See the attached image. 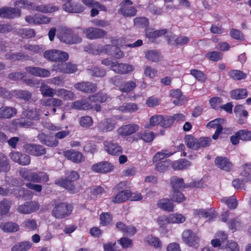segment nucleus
<instances>
[{"mask_svg": "<svg viewBox=\"0 0 251 251\" xmlns=\"http://www.w3.org/2000/svg\"><path fill=\"white\" fill-rule=\"evenodd\" d=\"M59 40L69 45L76 44L82 42V38L75 34L74 31L67 27H60L57 34Z\"/></svg>", "mask_w": 251, "mask_h": 251, "instance_id": "obj_1", "label": "nucleus"}, {"mask_svg": "<svg viewBox=\"0 0 251 251\" xmlns=\"http://www.w3.org/2000/svg\"><path fill=\"white\" fill-rule=\"evenodd\" d=\"M73 210V206L67 202L55 204L51 211V215L56 219H63L70 215Z\"/></svg>", "mask_w": 251, "mask_h": 251, "instance_id": "obj_2", "label": "nucleus"}, {"mask_svg": "<svg viewBox=\"0 0 251 251\" xmlns=\"http://www.w3.org/2000/svg\"><path fill=\"white\" fill-rule=\"evenodd\" d=\"M76 28L82 29V32L86 34V37L90 40L102 38L107 35L106 31L97 27H89L82 28L81 27H77Z\"/></svg>", "mask_w": 251, "mask_h": 251, "instance_id": "obj_3", "label": "nucleus"}, {"mask_svg": "<svg viewBox=\"0 0 251 251\" xmlns=\"http://www.w3.org/2000/svg\"><path fill=\"white\" fill-rule=\"evenodd\" d=\"M22 11L16 7L4 6L0 8V17L7 19H14L20 18Z\"/></svg>", "mask_w": 251, "mask_h": 251, "instance_id": "obj_4", "label": "nucleus"}, {"mask_svg": "<svg viewBox=\"0 0 251 251\" xmlns=\"http://www.w3.org/2000/svg\"><path fill=\"white\" fill-rule=\"evenodd\" d=\"M23 148L25 152L34 156H41L46 153V149L40 145L26 144Z\"/></svg>", "mask_w": 251, "mask_h": 251, "instance_id": "obj_5", "label": "nucleus"}, {"mask_svg": "<svg viewBox=\"0 0 251 251\" xmlns=\"http://www.w3.org/2000/svg\"><path fill=\"white\" fill-rule=\"evenodd\" d=\"M39 208V204L36 201H26L24 204L19 205L17 211L21 214H27L37 211Z\"/></svg>", "mask_w": 251, "mask_h": 251, "instance_id": "obj_6", "label": "nucleus"}, {"mask_svg": "<svg viewBox=\"0 0 251 251\" xmlns=\"http://www.w3.org/2000/svg\"><path fill=\"white\" fill-rule=\"evenodd\" d=\"M182 236L186 244L195 248L198 247L199 238L192 231L189 229L184 231Z\"/></svg>", "mask_w": 251, "mask_h": 251, "instance_id": "obj_7", "label": "nucleus"}, {"mask_svg": "<svg viewBox=\"0 0 251 251\" xmlns=\"http://www.w3.org/2000/svg\"><path fill=\"white\" fill-rule=\"evenodd\" d=\"M37 137L41 143L49 147H56L58 144V140L51 135L42 133L39 134Z\"/></svg>", "mask_w": 251, "mask_h": 251, "instance_id": "obj_8", "label": "nucleus"}, {"mask_svg": "<svg viewBox=\"0 0 251 251\" xmlns=\"http://www.w3.org/2000/svg\"><path fill=\"white\" fill-rule=\"evenodd\" d=\"M113 166L109 162L104 161L99 162L92 166L91 169L98 173H107L113 169Z\"/></svg>", "mask_w": 251, "mask_h": 251, "instance_id": "obj_9", "label": "nucleus"}, {"mask_svg": "<svg viewBox=\"0 0 251 251\" xmlns=\"http://www.w3.org/2000/svg\"><path fill=\"white\" fill-rule=\"evenodd\" d=\"M116 122L111 118H106L102 120L99 124L98 128L99 131L107 132L113 130L115 127Z\"/></svg>", "mask_w": 251, "mask_h": 251, "instance_id": "obj_10", "label": "nucleus"}, {"mask_svg": "<svg viewBox=\"0 0 251 251\" xmlns=\"http://www.w3.org/2000/svg\"><path fill=\"white\" fill-rule=\"evenodd\" d=\"M74 87L78 90L84 93H91L97 90V85L90 82H81L76 83Z\"/></svg>", "mask_w": 251, "mask_h": 251, "instance_id": "obj_11", "label": "nucleus"}, {"mask_svg": "<svg viewBox=\"0 0 251 251\" xmlns=\"http://www.w3.org/2000/svg\"><path fill=\"white\" fill-rule=\"evenodd\" d=\"M139 126L136 124H129L123 126L117 130L118 133L122 136L130 135L139 130Z\"/></svg>", "mask_w": 251, "mask_h": 251, "instance_id": "obj_12", "label": "nucleus"}, {"mask_svg": "<svg viewBox=\"0 0 251 251\" xmlns=\"http://www.w3.org/2000/svg\"><path fill=\"white\" fill-rule=\"evenodd\" d=\"M105 150L109 154L112 155H118L122 153V148L117 143L112 141H107L104 144Z\"/></svg>", "mask_w": 251, "mask_h": 251, "instance_id": "obj_13", "label": "nucleus"}, {"mask_svg": "<svg viewBox=\"0 0 251 251\" xmlns=\"http://www.w3.org/2000/svg\"><path fill=\"white\" fill-rule=\"evenodd\" d=\"M111 70L118 74H126L132 72L134 70V67L128 64L115 63L112 66Z\"/></svg>", "mask_w": 251, "mask_h": 251, "instance_id": "obj_14", "label": "nucleus"}, {"mask_svg": "<svg viewBox=\"0 0 251 251\" xmlns=\"http://www.w3.org/2000/svg\"><path fill=\"white\" fill-rule=\"evenodd\" d=\"M25 70L31 75L40 77H48L50 75L49 70L37 67H26Z\"/></svg>", "mask_w": 251, "mask_h": 251, "instance_id": "obj_15", "label": "nucleus"}, {"mask_svg": "<svg viewBox=\"0 0 251 251\" xmlns=\"http://www.w3.org/2000/svg\"><path fill=\"white\" fill-rule=\"evenodd\" d=\"M17 113V109L11 106H3L0 108V119H10Z\"/></svg>", "mask_w": 251, "mask_h": 251, "instance_id": "obj_16", "label": "nucleus"}, {"mask_svg": "<svg viewBox=\"0 0 251 251\" xmlns=\"http://www.w3.org/2000/svg\"><path fill=\"white\" fill-rule=\"evenodd\" d=\"M64 10L69 13H81L84 10V7L80 3H65L62 5Z\"/></svg>", "mask_w": 251, "mask_h": 251, "instance_id": "obj_17", "label": "nucleus"}, {"mask_svg": "<svg viewBox=\"0 0 251 251\" xmlns=\"http://www.w3.org/2000/svg\"><path fill=\"white\" fill-rule=\"evenodd\" d=\"M57 70L61 73L69 74L76 72L77 68L75 64L68 62L58 65Z\"/></svg>", "mask_w": 251, "mask_h": 251, "instance_id": "obj_18", "label": "nucleus"}, {"mask_svg": "<svg viewBox=\"0 0 251 251\" xmlns=\"http://www.w3.org/2000/svg\"><path fill=\"white\" fill-rule=\"evenodd\" d=\"M215 163L218 168L226 171H229L232 166L227 158L222 156L217 157Z\"/></svg>", "mask_w": 251, "mask_h": 251, "instance_id": "obj_19", "label": "nucleus"}, {"mask_svg": "<svg viewBox=\"0 0 251 251\" xmlns=\"http://www.w3.org/2000/svg\"><path fill=\"white\" fill-rule=\"evenodd\" d=\"M12 194L18 199H29L31 196L30 191L24 187H19L12 189Z\"/></svg>", "mask_w": 251, "mask_h": 251, "instance_id": "obj_20", "label": "nucleus"}, {"mask_svg": "<svg viewBox=\"0 0 251 251\" xmlns=\"http://www.w3.org/2000/svg\"><path fill=\"white\" fill-rule=\"evenodd\" d=\"M5 58L8 60L16 61L24 59L28 60L29 58V56L28 55L25 54L22 51H20L15 53L12 52H8L5 54Z\"/></svg>", "mask_w": 251, "mask_h": 251, "instance_id": "obj_21", "label": "nucleus"}, {"mask_svg": "<svg viewBox=\"0 0 251 251\" xmlns=\"http://www.w3.org/2000/svg\"><path fill=\"white\" fill-rule=\"evenodd\" d=\"M64 154L66 158L76 163H80L83 161V155L78 151L70 150L66 151Z\"/></svg>", "mask_w": 251, "mask_h": 251, "instance_id": "obj_22", "label": "nucleus"}, {"mask_svg": "<svg viewBox=\"0 0 251 251\" xmlns=\"http://www.w3.org/2000/svg\"><path fill=\"white\" fill-rule=\"evenodd\" d=\"M13 5L18 9H26L28 10H34V3L28 0H18L15 1Z\"/></svg>", "mask_w": 251, "mask_h": 251, "instance_id": "obj_23", "label": "nucleus"}, {"mask_svg": "<svg viewBox=\"0 0 251 251\" xmlns=\"http://www.w3.org/2000/svg\"><path fill=\"white\" fill-rule=\"evenodd\" d=\"M23 116L26 117L28 119L38 120L40 118L39 113V110L37 108L30 109L29 108L25 109L23 112Z\"/></svg>", "mask_w": 251, "mask_h": 251, "instance_id": "obj_24", "label": "nucleus"}, {"mask_svg": "<svg viewBox=\"0 0 251 251\" xmlns=\"http://www.w3.org/2000/svg\"><path fill=\"white\" fill-rule=\"evenodd\" d=\"M11 165L8 157L0 152V172L7 173L10 169Z\"/></svg>", "mask_w": 251, "mask_h": 251, "instance_id": "obj_25", "label": "nucleus"}, {"mask_svg": "<svg viewBox=\"0 0 251 251\" xmlns=\"http://www.w3.org/2000/svg\"><path fill=\"white\" fill-rule=\"evenodd\" d=\"M48 180V176L44 172H39L38 173L32 172L29 181H32L34 183H40L42 182H47Z\"/></svg>", "mask_w": 251, "mask_h": 251, "instance_id": "obj_26", "label": "nucleus"}, {"mask_svg": "<svg viewBox=\"0 0 251 251\" xmlns=\"http://www.w3.org/2000/svg\"><path fill=\"white\" fill-rule=\"evenodd\" d=\"M130 197V192L128 190H123L120 192L112 199L114 203H121L126 201Z\"/></svg>", "mask_w": 251, "mask_h": 251, "instance_id": "obj_27", "label": "nucleus"}, {"mask_svg": "<svg viewBox=\"0 0 251 251\" xmlns=\"http://www.w3.org/2000/svg\"><path fill=\"white\" fill-rule=\"evenodd\" d=\"M171 183L173 191H179L186 187L183 182V178H180L177 176H173L172 177Z\"/></svg>", "mask_w": 251, "mask_h": 251, "instance_id": "obj_28", "label": "nucleus"}, {"mask_svg": "<svg viewBox=\"0 0 251 251\" xmlns=\"http://www.w3.org/2000/svg\"><path fill=\"white\" fill-rule=\"evenodd\" d=\"M231 97L235 100L245 99L248 96V92L246 89H237L230 92Z\"/></svg>", "mask_w": 251, "mask_h": 251, "instance_id": "obj_29", "label": "nucleus"}, {"mask_svg": "<svg viewBox=\"0 0 251 251\" xmlns=\"http://www.w3.org/2000/svg\"><path fill=\"white\" fill-rule=\"evenodd\" d=\"M72 106L77 110H88L93 108V106L87 101L84 100H77L73 102Z\"/></svg>", "mask_w": 251, "mask_h": 251, "instance_id": "obj_30", "label": "nucleus"}, {"mask_svg": "<svg viewBox=\"0 0 251 251\" xmlns=\"http://www.w3.org/2000/svg\"><path fill=\"white\" fill-rule=\"evenodd\" d=\"M136 140L141 139L146 143H150L154 138V135L152 131H145L144 132H139L136 135Z\"/></svg>", "mask_w": 251, "mask_h": 251, "instance_id": "obj_31", "label": "nucleus"}, {"mask_svg": "<svg viewBox=\"0 0 251 251\" xmlns=\"http://www.w3.org/2000/svg\"><path fill=\"white\" fill-rule=\"evenodd\" d=\"M191 165V162L185 159H180L173 162L172 167L176 170L187 169Z\"/></svg>", "mask_w": 251, "mask_h": 251, "instance_id": "obj_32", "label": "nucleus"}, {"mask_svg": "<svg viewBox=\"0 0 251 251\" xmlns=\"http://www.w3.org/2000/svg\"><path fill=\"white\" fill-rule=\"evenodd\" d=\"M58 7L51 4L35 5L34 10L43 13H51L57 11Z\"/></svg>", "mask_w": 251, "mask_h": 251, "instance_id": "obj_33", "label": "nucleus"}, {"mask_svg": "<svg viewBox=\"0 0 251 251\" xmlns=\"http://www.w3.org/2000/svg\"><path fill=\"white\" fill-rule=\"evenodd\" d=\"M0 227L5 231L8 232H16L19 230V226L13 222H7L0 225Z\"/></svg>", "mask_w": 251, "mask_h": 251, "instance_id": "obj_34", "label": "nucleus"}, {"mask_svg": "<svg viewBox=\"0 0 251 251\" xmlns=\"http://www.w3.org/2000/svg\"><path fill=\"white\" fill-rule=\"evenodd\" d=\"M15 95L17 98L24 100L25 101L33 100L31 99L32 93L28 91L19 90L15 91Z\"/></svg>", "mask_w": 251, "mask_h": 251, "instance_id": "obj_35", "label": "nucleus"}, {"mask_svg": "<svg viewBox=\"0 0 251 251\" xmlns=\"http://www.w3.org/2000/svg\"><path fill=\"white\" fill-rule=\"evenodd\" d=\"M32 246L30 242L25 241L15 244L12 248L11 251H26Z\"/></svg>", "mask_w": 251, "mask_h": 251, "instance_id": "obj_36", "label": "nucleus"}, {"mask_svg": "<svg viewBox=\"0 0 251 251\" xmlns=\"http://www.w3.org/2000/svg\"><path fill=\"white\" fill-rule=\"evenodd\" d=\"M109 98L106 94L98 93L94 95L90 96L88 99L92 102H104L106 101Z\"/></svg>", "mask_w": 251, "mask_h": 251, "instance_id": "obj_37", "label": "nucleus"}, {"mask_svg": "<svg viewBox=\"0 0 251 251\" xmlns=\"http://www.w3.org/2000/svg\"><path fill=\"white\" fill-rule=\"evenodd\" d=\"M229 76L232 79L236 80L244 79L247 77V74L243 71L237 70H232L229 72Z\"/></svg>", "mask_w": 251, "mask_h": 251, "instance_id": "obj_38", "label": "nucleus"}, {"mask_svg": "<svg viewBox=\"0 0 251 251\" xmlns=\"http://www.w3.org/2000/svg\"><path fill=\"white\" fill-rule=\"evenodd\" d=\"M12 202L7 199H3L0 201V214L5 215L7 214L11 208Z\"/></svg>", "mask_w": 251, "mask_h": 251, "instance_id": "obj_39", "label": "nucleus"}, {"mask_svg": "<svg viewBox=\"0 0 251 251\" xmlns=\"http://www.w3.org/2000/svg\"><path fill=\"white\" fill-rule=\"evenodd\" d=\"M58 183L61 186L68 189L73 193H75L77 192L75 189L74 184L73 183V181L69 180L67 178L59 181Z\"/></svg>", "mask_w": 251, "mask_h": 251, "instance_id": "obj_40", "label": "nucleus"}, {"mask_svg": "<svg viewBox=\"0 0 251 251\" xmlns=\"http://www.w3.org/2000/svg\"><path fill=\"white\" fill-rule=\"evenodd\" d=\"M85 51L93 54H100L102 53V46L89 45L84 48Z\"/></svg>", "mask_w": 251, "mask_h": 251, "instance_id": "obj_41", "label": "nucleus"}, {"mask_svg": "<svg viewBox=\"0 0 251 251\" xmlns=\"http://www.w3.org/2000/svg\"><path fill=\"white\" fill-rule=\"evenodd\" d=\"M146 58L152 62H156L159 61L160 54L156 50H151L147 51L145 54Z\"/></svg>", "mask_w": 251, "mask_h": 251, "instance_id": "obj_42", "label": "nucleus"}, {"mask_svg": "<svg viewBox=\"0 0 251 251\" xmlns=\"http://www.w3.org/2000/svg\"><path fill=\"white\" fill-rule=\"evenodd\" d=\"M40 91L44 97H52L55 94V90L45 84L41 85Z\"/></svg>", "mask_w": 251, "mask_h": 251, "instance_id": "obj_43", "label": "nucleus"}, {"mask_svg": "<svg viewBox=\"0 0 251 251\" xmlns=\"http://www.w3.org/2000/svg\"><path fill=\"white\" fill-rule=\"evenodd\" d=\"M119 12L126 17L134 16L137 13V10L134 7L131 6L129 7H121Z\"/></svg>", "mask_w": 251, "mask_h": 251, "instance_id": "obj_44", "label": "nucleus"}, {"mask_svg": "<svg viewBox=\"0 0 251 251\" xmlns=\"http://www.w3.org/2000/svg\"><path fill=\"white\" fill-rule=\"evenodd\" d=\"M137 109V105L134 103H125L119 107V110L123 112H134Z\"/></svg>", "mask_w": 251, "mask_h": 251, "instance_id": "obj_45", "label": "nucleus"}, {"mask_svg": "<svg viewBox=\"0 0 251 251\" xmlns=\"http://www.w3.org/2000/svg\"><path fill=\"white\" fill-rule=\"evenodd\" d=\"M158 204L160 208L168 212L172 211L174 207L173 204L168 199L161 200Z\"/></svg>", "mask_w": 251, "mask_h": 251, "instance_id": "obj_46", "label": "nucleus"}, {"mask_svg": "<svg viewBox=\"0 0 251 251\" xmlns=\"http://www.w3.org/2000/svg\"><path fill=\"white\" fill-rule=\"evenodd\" d=\"M18 34L23 38H31L35 36V32L34 29L29 28H21L18 31Z\"/></svg>", "mask_w": 251, "mask_h": 251, "instance_id": "obj_47", "label": "nucleus"}, {"mask_svg": "<svg viewBox=\"0 0 251 251\" xmlns=\"http://www.w3.org/2000/svg\"><path fill=\"white\" fill-rule=\"evenodd\" d=\"M197 140L191 135H186L185 137V141L187 146L191 149L198 150Z\"/></svg>", "mask_w": 251, "mask_h": 251, "instance_id": "obj_48", "label": "nucleus"}, {"mask_svg": "<svg viewBox=\"0 0 251 251\" xmlns=\"http://www.w3.org/2000/svg\"><path fill=\"white\" fill-rule=\"evenodd\" d=\"M185 220V217L181 214H170L167 218L168 223H181L184 222Z\"/></svg>", "mask_w": 251, "mask_h": 251, "instance_id": "obj_49", "label": "nucleus"}, {"mask_svg": "<svg viewBox=\"0 0 251 251\" xmlns=\"http://www.w3.org/2000/svg\"><path fill=\"white\" fill-rule=\"evenodd\" d=\"M136 86L135 82L133 81H129L120 86L119 90L122 92H129L132 91Z\"/></svg>", "mask_w": 251, "mask_h": 251, "instance_id": "obj_50", "label": "nucleus"}, {"mask_svg": "<svg viewBox=\"0 0 251 251\" xmlns=\"http://www.w3.org/2000/svg\"><path fill=\"white\" fill-rule=\"evenodd\" d=\"M145 241L149 245L154 246L156 248H160L161 243L159 238L153 237L152 235H148L146 238Z\"/></svg>", "mask_w": 251, "mask_h": 251, "instance_id": "obj_51", "label": "nucleus"}, {"mask_svg": "<svg viewBox=\"0 0 251 251\" xmlns=\"http://www.w3.org/2000/svg\"><path fill=\"white\" fill-rule=\"evenodd\" d=\"M190 74L199 81L204 82L206 80V76L200 70L192 69Z\"/></svg>", "mask_w": 251, "mask_h": 251, "instance_id": "obj_52", "label": "nucleus"}, {"mask_svg": "<svg viewBox=\"0 0 251 251\" xmlns=\"http://www.w3.org/2000/svg\"><path fill=\"white\" fill-rule=\"evenodd\" d=\"M57 50H50L45 51L44 53V57L48 60L51 62H56Z\"/></svg>", "mask_w": 251, "mask_h": 251, "instance_id": "obj_53", "label": "nucleus"}, {"mask_svg": "<svg viewBox=\"0 0 251 251\" xmlns=\"http://www.w3.org/2000/svg\"><path fill=\"white\" fill-rule=\"evenodd\" d=\"M62 101L56 98L48 99L44 102V105L46 106L59 107L62 105Z\"/></svg>", "mask_w": 251, "mask_h": 251, "instance_id": "obj_54", "label": "nucleus"}, {"mask_svg": "<svg viewBox=\"0 0 251 251\" xmlns=\"http://www.w3.org/2000/svg\"><path fill=\"white\" fill-rule=\"evenodd\" d=\"M205 56L210 60L214 62L218 61L223 58V54L217 51L208 52L206 54Z\"/></svg>", "mask_w": 251, "mask_h": 251, "instance_id": "obj_55", "label": "nucleus"}, {"mask_svg": "<svg viewBox=\"0 0 251 251\" xmlns=\"http://www.w3.org/2000/svg\"><path fill=\"white\" fill-rule=\"evenodd\" d=\"M212 141L210 137H202L198 139L197 140V146L198 150L200 148H205L210 145L211 142Z\"/></svg>", "mask_w": 251, "mask_h": 251, "instance_id": "obj_56", "label": "nucleus"}, {"mask_svg": "<svg viewBox=\"0 0 251 251\" xmlns=\"http://www.w3.org/2000/svg\"><path fill=\"white\" fill-rule=\"evenodd\" d=\"M89 73L92 76L103 77L105 75L104 70L97 67H93L88 70Z\"/></svg>", "mask_w": 251, "mask_h": 251, "instance_id": "obj_57", "label": "nucleus"}, {"mask_svg": "<svg viewBox=\"0 0 251 251\" xmlns=\"http://www.w3.org/2000/svg\"><path fill=\"white\" fill-rule=\"evenodd\" d=\"M69 58V55L66 52L57 50L56 62H64L67 61Z\"/></svg>", "mask_w": 251, "mask_h": 251, "instance_id": "obj_58", "label": "nucleus"}, {"mask_svg": "<svg viewBox=\"0 0 251 251\" xmlns=\"http://www.w3.org/2000/svg\"><path fill=\"white\" fill-rule=\"evenodd\" d=\"M100 224L108 225L112 221V215L109 213H103L100 215Z\"/></svg>", "mask_w": 251, "mask_h": 251, "instance_id": "obj_59", "label": "nucleus"}, {"mask_svg": "<svg viewBox=\"0 0 251 251\" xmlns=\"http://www.w3.org/2000/svg\"><path fill=\"white\" fill-rule=\"evenodd\" d=\"M79 124L83 127H89L93 124V120L89 116H84L80 118Z\"/></svg>", "mask_w": 251, "mask_h": 251, "instance_id": "obj_60", "label": "nucleus"}, {"mask_svg": "<svg viewBox=\"0 0 251 251\" xmlns=\"http://www.w3.org/2000/svg\"><path fill=\"white\" fill-rule=\"evenodd\" d=\"M173 194L171 199L177 202H181L185 200V198L184 195L179 191H173Z\"/></svg>", "mask_w": 251, "mask_h": 251, "instance_id": "obj_61", "label": "nucleus"}, {"mask_svg": "<svg viewBox=\"0 0 251 251\" xmlns=\"http://www.w3.org/2000/svg\"><path fill=\"white\" fill-rule=\"evenodd\" d=\"M134 24L137 26H146L149 25L148 19L145 17H138L134 19Z\"/></svg>", "mask_w": 251, "mask_h": 251, "instance_id": "obj_62", "label": "nucleus"}, {"mask_svg": "<svg viewBox=\"0 0 251 251\" xmlns=\"http://www.w3.org/2000/svg\"><path fill=\"white\" fill-rule=\"evenodd\" d=\"M162 120L160 122V126L164 128H168L174 123V119L172 116H162Z\"/></svg>", "mask_w": 251, "mask_h": 251, "instance_id": "obj_63", "label": "nucleus"}, {"mask_svg": "<svg viewBox=\"0 0 251 251\" xmlns=\"http://www.w3.org/2000/svg\"><path fill=\"white\" fill-rule=\"evenodd\" d=\"M238 134L240 136V139L244 141L251 140V132L246 130H241L238 131Z\"/></svg>", "mask_w": 251, "mask_h": 251, "instance_id": "obj_64", "label": "nucleus"}]
</instances>
